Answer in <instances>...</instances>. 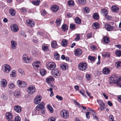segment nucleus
<instances>
[{
  "label": "nucleus",
  "instance_id": "23",
  "mask_svg": "<svg viewBox=\"0 0 121 121\" xmlns=\"http://www.w3.org/2000/svg\"><path fill=\"white\" fill-rule=\"evenodd\" d=\"M110 72V70L109 68H105L103 70V72L104 74H108Z\"/></svg>",
  "mask_w": 121,
  "mask_h": 121
},
{
  "label": "nucleus",
  "instance_id": "6",
  "mask_svg": "<svg viewBox=\"0 0 121 121\" xmlns=\"http://www.w3.org/2000/svg\"><path fill=\"white\" fill-rule=\"evenodd\" d=\"M62 117L64 118H68L69 116V112L67 110H62L60 112Z\"/></svg>",
  "mask_w": 121,
  "mask_h": 121
},
{
  "label": "nucleus",
  "instance_id": "64",
  "mask_svg": "<svg viewBox=\"0 0 121 121\" xmlns=\"http://www.w3.org/2000/svg\"><path fill=\"white\" fill-rule=\"evenodd\" d=\"M91 48L93 50H95L96 49V47L94 45H92L91 46Z\"/></svg>",
  "mask_w": 121,
  "mask_h": 121
},
{
  "label": "nucleus",
  "instance_id": "60",
  "mask_svg": "<svg viewBox=\"0 0 121 121\" xmlns=\"http://www.w3.org/2000/svg\"><path fill=\"white\" fill-rule=\"evenodd\" d=\"M109 118L111 121H113L114 119V118L113 116L110 115L109 116Z\"/></svg>",
  "mask_w": 121,
  "mask_h": 121
},
{
  "label": "nucleus",
  "instance_id": "11",
  "mask_svg": "<svg viewBox=\"0 0 121 121\" xmlns=\"http://www.w3.org/2000/svg\"><path fill=\"white\" fill-rule=\"evenodd\" d=\"M17 84L18 86L20 87H26L27 86V84L25 82L20 80H18L17 81Z\"/></svg>",
  "mask_w": 121,
  "mask_h": 121
},
{
  "label": "nucleus",
  "instance_id": "8",
  "mask_svg": "<svg viewBox=\"0 0 121 121\" xmlns=\"http://www.w3.org/2000/svg\"><path fill=\"white\" fill-rule=\"evenodd\" d=\"M35 86L31 85L30 86L28 87L27 91L28 93L32 94L35 92Z\"/></svg>",
  "mask_w": 121,
  "mask_h": 121
},
{
  "label": "nucleus",
  "instance_id": "59",
  "mask_svg": "<svg viewBox=\"0 0 121 121\" xmlns=\"http://www.w3.org/2000/svg\"><path fill=\"white\" fill-rule=\"evenodd\" d=\"M55 118L52 117L49 118L48 121H55Z\"/></svg>",
  "mask_w": 121,
  "mask_h": 121
},
{
  "label": "nucleus",
  "instance_id": "16",
  "mask_svg": "<svg viewBox=\"0 0 121 121\" xmlns=\"http://www.w3.org/2000/svg\"><path fill=\"white\" fill-rule=\"evenodd\" d=\"M105 27L106 30L108 31H111L113 28V26L108 24H106L105 25Z\"/></svg>",
  "mask_w": 121,
  "mask_h": 121
},
{
  "label": "nucleus",
  "instance_id": "28",
  "mask_svg": "<svg viewBox=\"0 0 121 121\" xmlns=\"http://www.w3.org/2000/svg\"><path fill=\"white\" fill-rule=\"evenodd\" d=\"M60 68L64 70H65L68 68L67 65L66 64H61L60 66Z\"/></svg>",
  "mask_w": 121,
  "mask_h": 121
},
{
  "label": "nucleus",
  "instance_id": "29",
  "mask_svg": "<svg viewBox=\"0 0 121 121\" xmlns=\"http://www.w3.org/2000/svg\"><path fill=\"white\" fill-rule=\"evenodd\" d=\"M92 26L94 29H97L99 27V25L98 23L95 22L93 24Z\"/></svg>",
  "mask_w": 121,
  "mask_h": 121
},
{
  "label": "nucleus",
  "instance_id": "21",
  "mask_svg": "<svg viewBox=\"0 0 121 121\" xmlns=\"http://www.w3.org/2000/svg\"><path fill=\"white\" fill-rule=\"evenodd\" d=\"M14 109L15 111L17 113L20 112L22 110L21 107L18 105L15 106L14 107Z\"/></svg>",
  "mask_w": 121,
  "mask_h": 121
},
{
  "label": "nucleus",
  "instance_id": "25",
  "mask_svg": "<svg viewBox=\"0 0 121 121\" xmlns=\"http://www.w3.org/2000/svg\"><path fill=\"white\" fill-rule=\"evenodd\" d=\"M51 45L52 47L54 48H57L58 46L56 42L55 41H53L52 42Z\"/></svg>",
  "mask_w": 121,
  "mask_h": 121
},
{
  "label": "nucleus",
  "instance_id": "49",
  "mask_svg": "<svg viewBox=\"0 0 121 121\" xmlns=\"http://www.w3.org/2000/svg\"><path fill=\"white\" fill-rule=\"evenodd\" d=\"M76 27L75 25L73 24H70V28L71 30H74Z\"/></svg>",
  "mask_w": 121,
  "mask_h": 121
},
{
  "label": "nucleus",
  "instance_id": "36",
  "mask_svg": "<svg viewBox=\"0 0 121 121\" xmlns=\"http://www.w3.org/2000/svg\"><path fill=\"white\" fill-rule=\"evenodd\" d=\"M79 4L81 5H84L86 3V0H78Z\"/></svg>",
  "mask_w": 121,
  "mask_h": 121
},
{
  "label": "nucleus",
  "instance_id": "51",
  "mask_svg": "<svg viewBox=\"0 0 121 121\" xmlns=\"http://www.w3.org/2000/svg\"><path fill=\"white\" fill-rule=\"evenodd\" d=\"M68 4L69 5L73 6L74 5V2L72 0H69L68 1Z\"/></svg>",
  "mask_w": 121,
  "mask_h": 121
},
{
  "label": "nucleus",
  "instance_id": "22",
  "mask_svg": "<svg viewBox=\"0 0 121 121\" xmlns=\"http://www.w3.org/2000/svg\"><path fill=\"white\" fill-rule=\"evenodd\" d=\"M52 11L53 12H56L59 9V7L56 5H53L51 7Z\"/></svg>",
  "mask_w": 121,
  "mask_h": 121
},
{
  "label": "nucleus",
  "instance_id": "26",
  "mask_svg": "<svg viewBox=\"0 0 121 121\" xmlns=\"http://www.w3.org/2000/svg\"><path fill=\"white\" fill-rule=\"evenodd\" d=\"M112 10L114 12H118L119 8L116 6H112L111 7Z\"/></svg>",
  "mask_w": 121,
  "mask_h": 121
},
{
  "label": "nucleus",
  "instance_id": "38",
  "mask_svg": "<svg viewBox=\"0 0 121 121\" xmlns=\"http://www.w3.org/2000/svg\"><path fill=\"white\" fill-rule=\"evenodd\" d=\"M43 50L44 52H47L48 51V46L43 45L42 46Z\"/></svg>",
  "mask_w": 121,
  "mask_h": 121
},
{
  "label": "nucleus",
  "instance_id": "43",
  "mask_svg": "<svg viewBox=\"0 0 121 121\" xmlns=\"http://www.w3.org/2000/svg\"><path fill=\"white\" fill-rule=\"evenodd\" d=\"M88 58L89 59L92 61H95L96 58L94 56H88Z\"/></svg>",
  "mask_w": 121,
  "mask_h": 121
},
{
  "label": "nucleus",
  "instance_id": "31",
  "mask_svg": "<svg viewBox=\"0 0 121 121\" xmlns=\"http://www.w3.org/2000/svg\"><path fill=\"white\" fill-rule=\"evenodd\" d=\"M93 17L95 19H98L99 18V15L98 13H94L93 15Z\"/></svg>",
  "mask_w": 121,
  "mask_h": 121
},
{
  "label": "nucleus",
  "instance_id": "24",
  "mask_svg": "<svg viewBox=\"0 0 121 121\" xmlns=\"http://www.w3.org/2000/svg\"><path fill=\"white\" fill-rule=\"evenodd\" d=\"M54 80V78L53 77L50 76L46 79V81L48 82H49L50 81L53 82Z\"/></svg>",
  "mask_w": 121,
  "mask_h": 121
},
{
  "label": "nucleus",
  "instance_id": "42",
  "mask_svg": "<svg viewBox=\"0 0 121 121\" xmlns=\"http://www.w3.org/2000/svg\"><path fill=\"white\" fill-rule=\"evenodd\" d=\"M40 2V0H37L36 1H34L32 2V3L36 5H39V3Z\"/></svg>",
  "mask_w": 121,
  "mask_h": 121
},
{
  "label": "nucleus",
  "instance_id": "47",
  "mask_svg": "<svg viewBox=\"0 0 121 121\" xmlns=\"http://www.w3.org/2000/svg\"><path fill=\"white\" fill-rule=\"evenodd\" d=\"M61 21L59 18H57L56 20V23L57 26H59L60 24Z\"/></svg>",
  "mask_w": 121,
  "mask_h": 121
},
{
  "label": "nucleus",
  "instance_id": "53",
  "mask_svg": "<svg viewBox=\"0 0 121 121\" xmlns=\"http://www.w3.org/2000/svg\"><path fill=\"white\" fill-rule=\"evenodd\" d=\"M86 79L88 80H90L91 79V76L90 74H87L86 75Z\"/></svg>",
  "mask_w": 121,
  "mask_h": 121
},
{
  "label": "nucleus",
  "instance_id": "61",
  "mask_svg": "<svg viewBox=\"0 0 121 121\" xmlns=\"http://www.w3.org/2000/svg\"><path fill=\"white\" fill-rule=\"evenodd\" d=\"M97 101L99 105H100L101 104H102L103 103L102 101L100 100L97 99Z\"/></svg>",
  "mask_w": 121,
  "mask_h": 121
},
{
  "label": "nucleus",
  "instance_id": "58",
  "mask_svg": "<svg viewBox=\"0 0 121 121\" xmlns=\"http://www.w3.org/2000/svg\"><path fill=\"white\" fill-rule=\"evenodd\" d=\"M15 121H20V118L19 116H17L15 118Z\"/></svg>",
  "mask_w": 121,
  "mask_h": 121
},
{
  "label": "nucleus",
  "instance_id": "40",
  "mask_svg": "<svg viewBox=\"0 0 121 121\" xmlns=\"http://www.w3.org/2000/svg\"><path fill=\"white\" fill-rule=\"evenodd\" d=\"M47 106V108L49 111L51 113H52L53 112V108L50 105H48Z\"/></svg>",
  "mask_w": 121,
  "mask_h": 121
},
{
  "label": "nucleus",
  "instance_id": "34",
  "mask_svg": "<svg viewBox=\"0 0 121 121\" xmlns=\"http://www.w3.org/2000/svg\"><path fill=\"white\" fill-rule=\"evenodd\" d=\"M62 28L63 31H66L68 30V27L66 25L63 24L62 26Z\"/></svg>",
  "mask_w": 121,
  "mask_h": 121
},
{
  "label": "nucleus",
  "instance_id": "1",
  "mask_svg": "<svg viewBox=\"0 0 121 121\" xmlns=\"http://www.w3.org/2000/svg\"><path fill=\"white\" fill-rule=\"evenodd\" d=\"M109 79L110 81L109 83L110 84H112L116 83L118 86L121 87V78H120L113 76L110 78Z\"/></svg>",
  "mask_w": 121,
  "mask_h": 121
},
{
  "label": "nucleus",
  "instance_id": "27",
  "mask_svg": "<svg viewBox=\"0 0 121 121\" xmlns=\"http://www.w3.org/2000/svg\"><path fill=\"white\" fill-rule=\"evenodd\" d=\"M9 12L10 14L13 16H14L15 15L16 11L13 9H9Z\"/></svg>",
  "mask_w": 121,
  "mask_h": 121
},
{
  "label": "nucleus",
  "instance_id": "44",
  "mask_svg": "<svg viewBox=\"0 0 121 121\" xmlns=\"http://www.w3.org/2000/svg\"><path fill=\"white\" fill-rule=\"evenodd\" d=\"M115 65L117 68H119L121 67V61H119L116 62Z\"/></svg>",
  "mask_w": 121,
  "mask_h": 121
},
{
  "label": "nucleus",
  "instance_id": "10",
  "mask_svg": "<svg viewBox=\"0 0 121 121\" xmlns=\"http://www.w3.org/2000/svg\"><path fill=\"white\" fill-rule=\"evenodd\" d=\"M101 12L102 13H103V15H104L107 19H109L110 16H108L107 15L108 13V11L107 9H104L101 10Z\"/></svg>",
  "mask_w": 121,
  "mask_h": 121
},
{
  "label": "nucleus",
  "instance_id": "52",
  "mask_svg": "<svg viewBox=\"0 0 121 121\" xmlns=\"http://www.w3.org/2000/svg\"><path fill=\"white\" fill-rule=\"evenodd\" d=\"M83 9L84 12H85L86 13H88L90 11V9L89 8L87 7H86L83 8Z\"/></svg>",
  "mask_w": 121,
  "mask_h": 121
},
{
  "label": "nucleus",
  "instance_id": "33",
  "mask_svg": "<svg viewBox=\"0 0 121 121\" xmlns=\"http://www.w3.org/2000/svg\"><path fill=\"white\" fill-rule=\"evenodd\" d=\"M75 23L78 24H79L81 22V20L80 18L78 17H76L75 19Z\"/></svg>",
  "mask_w": 121,
  "mask_h": 121
},
{
  "label": "nucleus",
  "instance_id": "63",
  "mask_svg": "<svg viewBox=\"0 0 121 121\" xmlns=\"http://www.w3.org/2000/svg\"><path fill=\"white\" fill-rule=\"evenodd\" d=\"M41 110V113L43 114H44L45 112V110L43 108V109H40Z\"/></svg>",
  "mask_w": 121,
  "mask_h": 121
},
{
  "label": "nucleus",
  "instance_id": "46",
  "mask_svg": "<svg viewBox=\"0 0 121 121\" xmlns=\"http://www.w3.org/2000/svg\"><path fill=\"white\" fill-rule=\"evenodd\" d=\"M18 72L20 73L22 75H24L25 74V73L24 70L23 69H19L18 70Z\"/></svg>",
  "mask_w": 121,
  "mask_h": 121
},
{
  "label": "nucleus",
  "instance_id": "14",
  "mask_svg": "<svg viewBox=\"0 0 121 121\" xmlns=\"http://www.w3.org/2000/svg\"><path fill=\"white\" fill-rule=\"evenodd\" d=\"M26 22L27 25L30 27H33L35 25V22L33 21L28 20H27Z\"/></svg>",
  "mask_w": 121,
  "mask_h": 121
},
{
  "label": "nucleus",
  "instance_id": "13",
  "mask_svg": "<svg viewBox=\"0 0 121 121\" xmlns=\"http://www.w3.org/2000/svg\"><path fill=\"white\" fill-rule=\"evenodd\" d=\"M41 97L40 95H37L34 99V103L36 104H37L39 103L41 101Z\"/></svg>",
  "mask_w": 121,
  "mask_h": 121
},
{
  "label": "nucleus",
  "instance_id": "12",
  "mask_svg": "<svg viewBox=\"0 0 121 121\" xmlns=\"http://www.w3.org/2000/svg\"><path fill=\"white\" fill-rule=\"evenodd\" d=\"M23 60L27 63L30 62L32 60V58L31 57H27L23 56Z\"/></svg>",
  "mask_w": 121,
  "mask_h": 121
},
{
  "label": "nucleus",
  "instance_id": "37",
  "mask_svg": "<svg viewBox=\"0 0 121 121\" xmlns=\"http://www.w3.org/2000/svg\"><path fill=\"white\" fill-rule=\"evenodd\" d=\"M40 74L42 76L44 75L46 73V70L43 69H41L40 70Z\"/></svg>",
  "mask_w": 121,
  "mask_h": 121
},
{
  "label": "nucleus",
  "instance_id": "7",
  "mask_svg": "<svg viewBox=\"0 0 121 121\" xmlns=\"http://www.w3.org/2000/svg\"><path fill=\"white\" fill-rule=\"evenodd\" d=\"M41 63L39 61H37L34 62L32 64L33 68L35 69H37L40 68L41 65Z\"/></svg>",
  "mask_w": 121,
  "mask_h": 121
},
{
  "label": "nucleus",
  "instance_id": "19",
  "mask_svg": "<svg viewBox=\"0 0 121 121\" xmlns=\"http://www.w3.org/2000/svg\"><path fill=\"white\" fill-rule=\"evenodd\" d=\"M11 48L13 49H15L17 46V42L15 41L12 40L11 41Z\"/></svg>",
  "mask_w": 121,
  "mask_h": 121
},
{
  "label": "nucleus",
  "instance_id": "57",
  "mask_svg": "<svg viewBox=\"0 0 121 121\" xmlns=\"http://www.w3.org/2000/svg\"><path fill=\"white\" fill-rule=\"evenodd\" d=\"M56 97L57 99L60 100H62L63 99L62 97L58 95H57L56 96Z\"/></svg>",
  "mask_w": 121,
  "mask_h": 121
},
{
  "label": "nucleus",
  "instance_id": "30",
  "mask_svg": "<svg viewBox=\"0 0 121 121\" xmlns=\"http://www.w3.org/2000/svg\"><path fill=\"white\" fill-rule=\"evenodd\" d=\"M61 44L63 46L65 47L68 44V41L66 39H63L61 42Z\"/></svg>",
  "mask_w": 121,
  "mask_h": 121
},
{
  "label": "nucleus",
  "instance_id": "45",
  "mask_svg": "<svg viewBox=\"0 0 121 121\" xmlns=\"http://www.w3.org/2000/svg\"><path fill=\"white\" fill-rule=\"evenodd\" d=\"M116 55L118 57L121 56V51L119 50L116 51L115 52Z\"/></svg>",
  "mask_w": 121,
  "mask_h": 121
},
{
  "label": "nucleus",
  "instance_id": "56",
  "mask_svg": "<svg viewBox=\"0 0 121 121\" xmlns=\"http://www.w3.org/2000/svg\"><path fill=\"white\" fill-rule=\"evenodd\" d=\"M21 12L22 13H25L26 11L27 10L24 8H22L20 9Z\"/></svg>",
  "mask_w": 121,
  "mask_h": 121
},
{
  "label": "nucleus",
  "instance_id": "2",
  "mask_svg": "<svg viewBox=\"0 0 121 121\" xmlns=\"http://www.w3.org/2000/svg\"><path fill=\"white\" fill-rule=\"evenodd\" d=\"M78 67L79 69L83 71L87 68V65L86 63L82 62L79 64Z\"/></svg>",
  "mask_w": 121,
  "mask_h": 121
},
{
  "label": "nucleus",
  "instance_id": "17",
  "mask_svg": "<svg viewBox=\"0 0 121 121\" xmlns=\"http://www.w3.org/2000/svg\"><path fill=\"white\" fill-rule=\"evenodd\" d=\"M0 83L2 86L5 87H6L7 84V83L6 80L4 79H1Z\"/></svg>",
  "mask_w": 121,
  "mask_h": 121
},
{
  "label": "nucleus",
  "instance_id": "62",
  "mask_svg": "<svg viewBox=\"0 0 121 121\" xmlns=\"http://www.w3.org/2000/svg\"><path fill=\"white\" fill-rule=\"evenodd\" d=\"M89 114V112H87L86 114V117L88 119H89L90 118Z\"/></svg>",
  "mask_w": 121,
  "mask_h": 121
},
{
  "label": "nucleus",
  "instance_id": "48",
  "mask_svg": "<svg viewBox=\"0 0 121 121\" xmlns=\"http://www.w3.org/2000/svg\"><path fill=\"white\" fill-rule=\"evenodd\" d=\"M16 71L14 70H13L12 71V73L11 74V76L14 77L16 76Z\"/></svg>",
  "mask_w": 121,
  "mask_h": 121
},
{
  "label": "nucleus",
  "instance_id": "41",
  "mask_svg": "<svg viewBox=\"0 0 121 121\" xmlns=\"http://www.w3.org/2000/svg\"><path fill=\"white\" fill-rule=\"evenodd\" d=\"M104 41L106 43H108L109 42V38L106 36L103 38Z\"/></svg>",
  "mask_w": 121,
  "mask_h": 121
},
{
  "label": "nucleus",
  "instance_id": "5",
  "mask_svg": "<svg viewBox=\"0 0 121 121\" xmlns=\"http://www.w3.org/2000/svg\"><path fill=\"white\" fill-rule=\"evenodd\" d=\"M3 71L6 73L9 72L11 70V67L10 66L7 64L4 65L2 67Z\"/></svg>",
  "mask_w": 121,
  "mask_h": 121
},
{
  "label": "nucleus",
  "instance_id": "20",
  "mask_svg": "<svg viewBox=\"0 0 121 121\" xmlns=\"http://www.w3.org/2000/svg\"><path fill=\"white\" fill-rule=\"evenodd\" d=\"M6 118L7 120H10L12 119L13 114L10 112H7L6 114Z\"/></svg>",
  "mask_w": 121,
  "mask_h": 121
},
{
  "label": "nucleus",
  "instance_id": "15",
  "mask_svg": "<svg viewBox=\"0 0 121 121\" xmlns=\"http://www.w3.org/2000/svg\"><path fill=\"white\" fill-rule=\"evenodd\" d=\"M44 104L43 102L37 105L36 107V109L37 110L39 109H42L44 108Z\"/></svg>",
  "mask_w": 121,
  "mask_h": 121
},
{
  "label": "nucleus",
  "instance_id": "35",
  "mask_svg": "<svg viewBox=\"0 0 121 121\" xmlns=\"http://www.w3.org/2000/svg\"><path fill=\"white\" fill-rule=\"evenodd\" d=\"M9 88L10 89H12L15 87V85L13 83L9 82L8 84Z\"/></svg>",
  "mask_w": 121,
  "mask_h": 121
},
{
  "label": "nucleus",
  "instance_id": "4",
  "mask_svg": "<svg viewBox=\"0 0 121 121\" xmlns=\"http://www.w3.org/2000/svg\"><path fill=\"white\" fill-rule=\"evenodd\" d=\"M46 67L48 69L51 70H53L56 68V65L54 62L47 63L46 64Z\"/></svg>",
  "mask_w": 121,
  "mask_h": 121
},
{
  "label": "nucleus",
  "instance_id": "9",
  "mask_svg": "<svg viewBox=\"0 0 121 121\" xmlns=\"http://www.w3.org/2000/svg\"><path fill=\"white\" fill-rule=\"evenodd\" d=\"M11 29L12 31L14 32H17L19 28L18 26L15 24H13L10 26Z\"/></svg>",
  "mask_w": 121,
  "mask_h": 121
},
{
  "label": "nucleus",
  "instance_id": "32",
  "mask_svg": "<svg viewBox=\"0 0 121 121\" xmlns=\"http://www.w3.org/2000/svg\"><path fill=\"white\" fill-rule=\"evenodd\" d=\"M102 55L103 56L104 58L105 57H108L110 56V54L109 53L104 52L102 53Z\"/></svg>",
  "mask_w": 121,
  "mask_h": 121
},
{
  "label": "nucleus",
  "instance_id": "18",
  "mask_svg": "<svg viewBox=\"0 0 121 121\" xmlns=\"http://www.w3.org/2000/svg\"><path fill=\"white\" fill-rule=\"evenodd\" d=\"M82 51L79 49H77L75 52V55L78 56H79L81 55L82 53Z\"/></svg>",
  "mask_w": 121,
  "mask_h": 121
},
{
  "label": "nucleus",
  "instance_id": "3",
  "mask_svg": "<svg viewBox=\"0 0 121 121\" xmlns=\"http://www.w3.org/2000/svg\"><path fill=\"white\" fill-rule=\"evenodd\" d=\"M51 74L54 77L58 78L60 76V72L59 70L55 69L52 71Z\"/></svg>",
  "mask_w": 121,
  "mask_h": 121
},
{
  "label": "nucleus",
  "instance_id": "50",
  "mask_svg": "<svg viewBox=\"0 0 121 121\" xmlns=\"http://www.w3.org/2000/svg\"><path fill=\"white\" fill-rule=\"evenodd\" d=\"M85 91L84 90H82V91L79 90V92L85 98H87V96L85 94H84L83 93H85V92H84Z\"/></svg>",
  "mask_w": 121,
  "mask_h": 121
},
{
  "label": "nucleus",
  "instance_id": "55",
  "mask_svg": "<svg viewBox=\"0 0 121 121\" xmlns=\"http://www.w3.org/2000/svg\"><path fill=\"white\" fill-rule=\"evenodd\" d=\"M100 109L101 111L102 110L104 109L105 108V105L104 103L100 105Z\"/></svg>",
  "mask_w": 121,
  "mask_h": 121
},
{
  "label": "nucleus",
  "instance_id": "54",
  "mask_svg": "<svg viewBox=\"0 0 121 121\" xmlns=\"http://www.w3.org/2000/svg\"><path fill=\"white\" fill-rule=\"evenodd\" d=\"M14 95L16 97H18L20 96V94L19 93L17 92H15L14 93Z\"/></svg>",
  "mask_w": 121,
  "mask_h": 121
},
{
  "label": "nucleus",
  "instance_id": "39",
  "mask_svg": "<svg viewBox=\"0 0 121 121\" xmlns=\"http://www.w3.org/2000/svg\"><path fill=\"white\" fill-rule=\"evenodd\" d=\"M54 57L56 60H58L60 58L59 54L57 53H55L54 54Z\"/></svg>",
  "mask_w": 121,
  "mask_h": 121
}]
</instances>
